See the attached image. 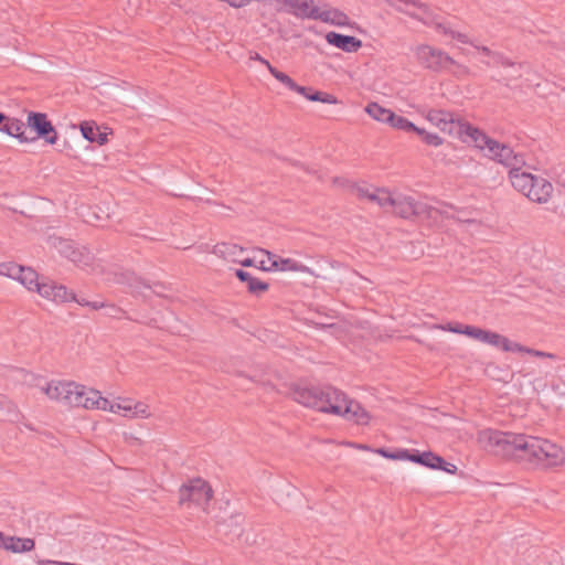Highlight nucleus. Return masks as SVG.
Wrapping results in <instances>:
<instances>
[{"mask_svg": "<svg viewBox=\"0 0 565 565\" xmlns=\"http://www.w3.org/2000/svg\"><path fill=\"white\" fill-rule=\"evenodd\" d=\"M213 498L211 486L203 479L196 478L181 486L179 490V503L188 507L194 505L207 512V505Z\"/></svg>", "mask_w": 565, "mask_h": 565, "instance_id": "9b49d317", "label": "nucleus"}, {"mask_svg": "<svg viewBox=\"0 0 565 565\" xmlns=\"http://www.w3.org/2000/svg\"><path fill=\"white\" fill-rule=\"evenodd\" d=\"M349 401L350 398L344 392L333 386L323 387L319 412L341 417Z\"/></svg>", "mask_w": 565, "mask_h": 565, "instance_id": "4468645a", "label": "nucleus"}, {"mask_svg": "<svg viewBox=\"0 0 565 565\" xmlns=\"http://www.w3.org/2000/svg\"><path fill=\"white\" fill-rule=\"evenodd\" d=\"M3 119V114L0 113V121Z\"/></svg>", "mask_w": 565, "mask_h": 565, "instance_id": "49530a36", "label": "nucleus"}, {"mask_svg": "<svg viewBox=\"0 0 565 565\" xmlns=\"http://www.w3.org/2000/svg\"><path fill=\"white\" fill-rule=\"evenodd\" d=\"M526 353L527 354H531L533 356H536V358H542V359H550V360H556V355L553 354V353H548V352H543V351H539V350H533V349H526Z\"/></svg>", "mask_w": 565, "mask_h": 565, "instance_id": "58836bf2", "label": "nucleus"}, {"mask_svg": "<svg viewBox=\"0 0 565 565\" xmlns=\"http://www.w3.org/2000/svg\"><path fill=\"white\" fill-rule=\"evenodd\" d=\"M366 194L369 200L376 202L380 206L392 209L397 193H393L387 189L376 188Z\"/></svg>", "mask_w": 565, "mask_h": 565, "instance_id": "473e14b6", "label": "nucleus"}, {"mask_svg": "<svg viewBox=\"0 0 565 565\" xmlns=\"http://www.w3.org/2000/svg\"><path fill=\"white\" fill-rule=\"evenodd\" d=\"M414 54L423 67L435 72L449 71L454 67L452 74L458 77L468 76L471 73L467 65L457 62L445 51L428 44L417 45Z\"/></svg>", "mask_w": 565, "mask_h": 565, "instance_id": "6e6552de", "label": "nucleus"}, {"mask_svg": "<svg viewBox=\"0 0 565 565\" xmlns=\"http://www.w3.org/2000/svg\"><path fill=\"white\" fill-rule=\"evenodd\" d=\"M392 128L403 130V131H414L416 132L418 129V126H416L414 122L409 121L407 118L403 116L396 115L394 111L392 114L390 124Z\"/></svg>", "mask_w": 565, "mask_h": 565, "instance_id": "72a5a7b5", "label": "nucleus"}, {"mask_svg": "<svg viewBox=\"0 0 565 565\" xmlns=\"http://www.w3.org/2000/svg\"><path fill=\"white\" fill-rule=\"evenodd\" d=\"M341 417L358 425H367L371 422L370 413L360 403L351 398Z\"/></svg>", "mask_w": 565, "mask_h": 565, "instance_id": "a878e982", "label": "nucleus"}, {"mask_svg": "<svg viewBox=\"0 0 565 565\" xmlns=\"http://www.w3.org/2000/svg\"><path fill=\"white\" fill-rule=\"evenodd\" d=\"M478 443L497 456L524 461L541 469L557 467L565 461L562 447L531 435L483 429L478 433Z\"/></svg>", "mask_w": 565, "mask_h": 565, "instance_id": "f257e3e1", "label": "nucleus"}, {"mask_svg": "<svg viewBox=\"0 0 565 565\" xmlns=\"http://www.w3.org/2000/svg\"><path fill=\"white\" fill-rule=\"evenodd\" d=\"M422 116L440 132L479 149L486 157L494 161H509L513 157L510 147L486 136L457 115L446 109L427 108L420 110Z\"/></svg>", "mask_w": 565, "mask_h": 565, "instance_id": "f03ea898", "label": "nucleus"}, {"mask_svg": "<svg viewBox=\"0 0 565 565\" xmlns=\"http://www.w3.org/2000/svg\"><path fill=\"white\" fill-rule=\"evenodd\" d=\"M403 3L404 6H398V11L404 12L409 17L419 20L424 24L435 26L438 33L445 35L444 31L440 28H438V24H441V22L437 21L436 17L427 6L420 3L417 0H403ZM443 25L446 24L443 23Z\"/></svg>", "mask_w": 565, "mask_h": 565, "instance_id": "f3484780", "label": "nucleus"}, {"mask_svg": "<svg viewBox=\"0 0 565 565\" xmlns=\"http://www.w3.org/2000/svg\"><path fill=\"white\" fill-rule=\"evenodd\" d=\"M79 131L84 139L89 142H96L104 146L108 142L109 136L113 134L108 127L98 126L93 120H84L79 124Z\"/></svg>", "mask_w": 565, "mask_h": 565, "instance_id": "aec40b11", "label": "nucleus"}, {"mask_svg": "<svg viewBox=\"0 0 565 565\" xmlns=\"http://www.w3.org/2000/svg\"><path fill=\"white\" fill-rule=\"evenodd\" d=\"M365 113L374 120L383 124H390L393 111L382 105L373 102L365 106Z\"/></svg>", "mask_w": 565, "mask_h": 565, "instance_id": "2f4dec72", "label": "nucleus"}, {"mask_svg": "<svg viewBox=\"0 0 565 565\" xmlns=\"http://www.w3.org/2000/svg\"><path fill=\"white\" fill-rule=\"evenodd\" d=\"M0 275L18 280L24 287L34 282L35 279V271L32 268L14 263L0 264Z\"/></svg>", "mask_w": 565, "mask_h": 565, "instance_id": "412c9836", "label": "nucleus"}, {"mask_svg": "<svg viewBox=\"0 0 565 565\" xmlns=\"http://www.w3.org/2000/svg\"><path fill=\"white\" fill-rule=\"evenodd\" d=\"M416 134L429 146L440 147L444 143V139L439 135L430 132L424 128L418 127Z\"/></svg>", "mask_w": 565, "mask_h": 565, "instance_id": "f704fd0d", "label": "nucleus"}, {"mask_svg": "<svg viewBox=\"0 0 565 565\" xmlns=\"http://www.w3.org/2000/svg\"><path fill=\"white\" fill-rule=\"evenodd\" d=\"M285 10L290 11L299 18L315 19L318 7L313 0H282Z\"/></svg>", "mask_w": 565, "mask_h": 565, "instance_id": "393cba45", "label": "nucleus"}, {"mask_svg": "<svg viewBox=\"0 0 565 565\" xmlns=\"http://www.w3.org/2000/svg\"><path fill=\"white\" fill-rule=\"evenodd\" d=\"M6 539V535H3L2 533H0V547H2V540Z\"/></svg>", "mask_w": 565, "mask_h": 565, "instance_id": "c03bdc74", "label": "nucleus"}, {"mask_svg": "<svg viewBox=\"0 0 565 565\" xmlns=\"http://www.w3.org/2000/svg\"><path fill=\"white\" fill-rule=\"evenodd\" d=\"M0 131L18 139L21 143L34 141L25 134V122L15 117H9L3 114V119L0 121Z\"/></svg>", "mask_w": 565, "mask_h": 565, "instance_id": "5701e85b", "label": "nucleus"}, {"mask_svg": "<svg viewBox=\"0 0 565 565\" xmlns=\"http://www.w3.org/2000/svg\"><path fill=\"white\" fill-rule=\"evenodd\" d=\"M29 291L38 292L43 299L53 301L55 303H65L68 301H76L83 307H87L93 315L105 317H118L122 313L121 309L115 303L104 299H94L88 301L84 298L77 299L75 294L64 285L47 278L40 277L35 271L34 282L25 286Z\"/></svg>", "mask_w": 565, "mask_h": 565, "instance_id": "7ed1b4c3", "label": "nucleus"}, {"mask_svg": "<svg viewBox=\"0 0 565 565\" xmlns=\"http://www.w3.org/2000/svg\"><path fill=\"white\" fill-rule=\"evenodd\" d=\"M103 271H96L94 276L99 277L105 284L127 285L131 288L138 289L136 284H139L138 278L129 270L122 269L116 265L105 263L102 259Z\"/></svg>", "mask_w": 565, "mask_h": 565, "instance_id": "2eb2a0df", "label": "nucleus"}, {"mask_svg": "<svg viewBox=\"0 0 565 565\" xmlns=\"http://www.w3.org/2000/svg\"><path fill=\"white\" fill-rule=\"evenodd\" d=\"M526 349L527 348L522 347L521 344H519L516 342H512L509 339H505V342H504L503 348H502V350H504V351L525 352V353H526Z\"/></svg>", "mask_w": 565, "mask_h": 565, "instance_id": "4c0bfd02", "label": "nucleus"}, {"mask_svg": "<svg viewBox=\"0 0 565 565\" xmlns=\"http://www.w3.org/2000/svg\"><path fill=\"white\" fill-rule=\"evenodd\" d=\"M328 44L335 46L347 53L358 52L362 47V41L355 36L343 35L337 32L326 34Z\"/></svg>", "mask_w": 565, "mask_h": 565, "instance_id": "b1692460", "label": "nucleus"}, {"mask_svg": "<svg viewBox=\"0 0 565 565\" xmlns=\"http://www.w3.org/2000/svg\"><path fill=\"white\" fill-rule=\"evenodd\" d=\"M392 210L404 218L416 217L420 221L437 223L439 217L437 209L402 193L396 194Z\"/></svg>", "mask_w": 565, "mask_h": 565, "instance_id": "9d476101", "label": "nucleus"}, {"mask_svg": "<svg viewBox=\"0 0 565 565\" xmlns=\"http://www.w3.org/2000/svg\"><path fill=\"white\" fill-rule=\"evenodd\" d=\"M211 253L227 263L250 267L254 260L246 255L243 247L228 242H220L212 246Z\"/></svg>", "mask_w": 565, "mask_h": 565, "instance_id": "dca6fc26", "label": "nucleus"}, {"mask_svg": "<svg viewBox=\"0 0 565 565\" xmlns=\"http://www.w3.org/2000/svg\"><path fill=\"white\" fill-rule=\"evenodd\" d=\"M25 126L35 134V139H43L47 145H55L58 139L57 130L45 113L29 111Z\"/></svg>", "mask_w": 565, "mask_h": 565, "instance_id": "ddd939ff", "label": "nucleus"}, {"mask_svg": "<svg viewBox=\"0 0 565 565\" xmlns=\"http://www.w3.org/2000/svg\"><path fill=\"white\" fill-rule=\"evenodd\" d=\"M331 183L334 188L337 189H341V190H344V191H353L354 188H355V184L350 181L349 179L344 178V177H333L332 180H331Z\"/></svg>", "mask_w": 565, "mask_h": 565, "instance_id": "e433bc0d", "label": "nucleus"}, {"mask_svg": "<svg viewBox=\"0 0 565 565\" xmlns=\"http://www.w3.org/2000/svg\"><path fill=\"white\" fill-rule=\"evenodd\" d=\"M404 458L424 465L434 469H441L448 473H455L457 467L452 463L446 462L441 457L434 455L433 452H423L419 455H408L404 452Z\"/></svg>", "mask_w": 565, "mask_h": 565, "instance_id": "4be33fe9", "label": "nucleus"}, {"mask_svg": "<svg viewBox=\"0 0 565 565\" xmlns=\"http://www.w3.org/2000/svg\"><path fill=\"white\" fill-rule=\"evenodd\" d=\"M276 271L312 274V270L292 257L277 255Z\"/></svg>", "mask_w": 565, "mask_h": 565, "instance_id": "cd10ccee", "label": "nucleus"}, {"mask_svg": "<svg viewBox=\"0 0 565 565\" xmlns=\"http://www.w3.org/2000/svg\"><path fill=\"white\" fill-rule=\"evenodd\" d=\"M315 19L321 20L323 22L337 25V26H348L350 25V19L343 12L330 9V10H320L318 8L317 15Z\"/></svg>", "mask_w": 565, "mask_h": 565, "instance_id": "c85d7f7f", "label": "nucleus"}, {"mask_svg": "<svg viewBox=\"0 0 565 565\" xmlns=\"http://www.w3.org/2000/svg\"><path fill=\"white\" fill-rule=\"evenodd\" d=\"M510 152L512 159L498 162L510 169L509 179L512 186L532 202L546 203L554 191L552 183L541 175L523 170L521 168L523 164L522 157L518 156L511 148Z\"/></svg>", "mask_w": 565, "mask_h": 565, "instance_id": "20e7f679", "label": "nucleus"}, {"mask_svg": "<svg viewBox=\"0 0 565 565\" xmlns=\"http://www.w3.org/2000/svg\"><path fill=\"white\" fill-rule=\"evenodd\" d=\"M0 412H2L9 419L17 416L15 405L2 395H0Z\"/></svg>", "mask_w": 565, "mask_h": 565, "instance_id": "c9c22d12", "label": "nucleus"}, {"mask_svg": "<svg viewBox=\"0 0 565 565\" xmlns=\"http://www.w3.org/2000/svg\"><path fill=\"white\" fill-rule=\"evenodd\" d=\"M34 545V540L29 537L6 536L2 540V548L12 553L30 552Z\"/></svg>", "mask_w": 565, "mask_h": 565, "instance_id": "bb28decb", "label": "nucleus"}, {"mask_svg": "<svg viewBox=\"0 0 565 565\" xmlns=\"http://www.w3.org/2000/svg\"><path fill=\"white\" fill-rule=\"evenodd\" d=\"M252 259L254 260L253 266H256L264 271H276L275 265L277 264V254L262 249L258 252V255Z\"/></svg>", "mask_w": 565, "mask_h": 565, "instance_id": "7c9ffc66", "label": "nucleus"}, {"mask_svg": "<svg viewBox=\"0 0 565 565\" xmlns=\"http://www.w3.org/2000/svg\"><path fill=\"white\" fill-rule=\"evenodd\" d=\"M352 192H355L361 198L367 199V194L366 193H371L372 190H370L367 188L359 186V185L355 184V188H354V190Z\"/></svg>", "mask_w": 565, "mask_h": 565, "instance_id": "ea45409f", "label": "nucleus"}, {"mask_svg": "<svg viewBox=\"0 0 565 565\" xmlns=\"http://www.w3.org/2000/svg\"><path fill=\"white\" fill-rule=\"evenodd\" d=\"M440 328L443 330H448L451 332L467 333L477 339H480L483 342L490 343V344L499 347L501 349L503 348V344L507 339L498 333L487 332V331L476 329V328L467 327L465 330H462L458 323H452V322H447L446 324L440 326Z\"/></svg>", "mask_w": 565, "mask_h": 565, "instance_id": "a211bd4d", "label": "nucleus"}, {"mask_svg": "<svg viewBox=\"0 0 565 565\" xmlns=\"http://www.w3.org/2000/svg\"><path fill=\"white\" fill-rule=\"evenodd\" d=\"M236 276L237 278L243 281V282H246V287L248 289V291L253 295H262L264 292H266L268 290V284L263 281V280H259L253 276H250V274H248L247 271H244L242 269H237L236 270Z\"/></svg>", "mask_w": 565, "mask_h": 565, "instance_id": "c756f323", "label": "nucleus"}, {"mask_svg": "<svg viewBox=\"0 0 565 565\" xmlns=\"http://www.w3.org/2000/svg\"><path fill=\"white\" fill-rule=\"evenodd\" d=\"M391 6L395 7L398 10V6H404L403 0H385Z\"/></svg>", "mask_w": 565, "mask_h": 565, "instance_id": "37998d69", "label": "nucleus"}, {"mask_svg": "<svg viewBox=\"0 0 565 565\" xmlns=\"http://www.w3.org/2000/svg\"><path fill=\"white\" fill-rule=\"evenodd\" d=\"M438 28L454 42V46L458 47L462 55L468 57L475 56L487 67L493 68L492 78L498 81L505 79V76L495 71V68H514V64L504 60L500 53L471 39L467 33L456 30L450 25L438 24Z\"/></svg>", "mask_w": 565, "mask_h": 565, "instance_id": "39448f33", "label": "nucleus"}, {"mask_svg": "<svg viewBox=\"0 0 565 565\" xmlns=\"http://www.w3.org/2000/svg\"><path fill=\"white\" fill-rule=\"evenodd\" d=\"M250 58L265 65L267 70H268V65H271L267 60L262 57L258 53H255L253 56H250Z\"/></svg>", "mask_w": 565, "mask_h": 565, "instance_id": "a19ab883", "label": "nucleus"}, {"mask_svg": "<svg viewBox=\"0 0 565 565\" xmlns=\"http://www.w3.org/2000/svg\"><path fill=\"white\" fill-rule=\"evenodd\" d=\"M377 452L386 458H392V459L404 458V452L401 455H392V454H388L387 451H385L384 449H379Z\"/></svg>", "mask_w": 565, "mask_h": 565, "instance_id": "79ce46f5", "label": "nucleus"}, {"mask_svg": "<svg viewBox=\"0 0 565 565\" xmlns=\"http://www.w3.org/2000/svg\"><path fill=\"white\" fill-rule=\"evenodd\" d=\"M268 72L271 74V76L276 81H278L280 84H282L286 88L303 96L308 100L320 102V103L330 104V105H335L339 103L338 98L332 94L322 93V92H312L311 88L298 85L288 74L279 71L278 68L274 67L273 65H268Z\"/></svg>", "mask_w": 565, "mask_h": 565, "instance_id": "f8f14e48", "label": "nucleus"}, {"mask_svg": "<svg viewBox=\"0 0 565 565\" xmlns=\"http://www.w3.org/2000/svg\"><path fill=\"white\" fill-rule=\"evenodd\" d=\"M39 390L52 402L93 411L95 388L87 387L73 381L51 380L38 383Z\"/></svg>", "mask_w": 565, "mask_h": 565, "instance_id": "423d86ee", "label": "nucleus"}, {"mask_svg": "<svg viewBox=\"0 0 565 565\" xmlns=\"http://www.w3.org/2000/svg\"><path fill=\"white\" fill-rule=\"evenodd\" d=\"M53 246L61 255L90 275L103 271L102 259L85 246L75 245L63 238H54Z\"/></svg>", "mask_w": 565, "mask_h": 565, "instance_id": "1a4fd4ad", "label": "nucleus"}, {"mask_svg": "<svg viewBox=\"0 0 565 565\" xmlns=\"http://www.w3.org/2000/svg\"><path fill=\"white\" fill-rule=\"evenodd\" d=\"M322 388L319 387H310L301 384H297L294 386L291 395L292 398L306 406L313 408L316 411H320V398H321Z\"/></svg>", "mask_w": 565, "mask_h": 565, "instance_id": "6ab92c4d", "label": "nucleus"}, {"mask_svg": "<svg viewBox=\"0 0 565 565\" xmlns=\"http://www.w3.org/2000/svg\"><path fill=\"white\" fill-rule=\"evenodd\" d=\"M241 515H237L236 519H235V523L238 524V521L241 520Z\"/></svg>", "mask_w": 565, "mask_h": 565, "instance_id": "a18cd8bd", "label": "nucleus"}, {"mask_svg": "<svg viewBox=\"0 0 565 565\" xmlns=\"http://www.w3.org/2000/svg\"><path fill=\"white\" fill-rule=\"evenodd\" d=\"M93 395L95 396L93 411L113 413L130 420L152 417L150 406L143 401H136L126 396H116L108 399L99 391H96V394Z\"/></svg>", "mask_w": 565, "mask_h": 565, "instance_id": "0eeeda50", "label": "nucleus"}]
</instances>
